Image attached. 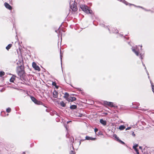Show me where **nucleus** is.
Returning <instances> with one entry per match:
<instances>
[{"label":"nucleus","instance_id":"0eeeda50","mask_svg":"<svg viewBox=\"0 0 154 154\" xmlns=\"http://www.w3.org/2000/svg\"><path fill=\"white\" fill-rule=\"evenodd\" d=\"M76 100V99L75 97H68V99H67V100L69 102L75 101Z\"/></svg>","mask_w":154,"mask_h":154},{"label":"nucleus","instance_id":"f704fd0d","mask_svg":"<svg viewBox=\"0 0 154 154\" xmlns=\"http://www.w3.org/2000/svg\"><path fill=\"white\" fill-rule=\"evenodd\" d=\"M140 58L141 59H143V57H142V55H141V54H140Z\"/></svg>","mask_w":154,"mask_h":154},{"label":"nucleus","instance_id":"c756f323","mask_svg":"<svg viewBox=\"0 0 154 154\" xmlns=\"http://www.w3.org/2000/svg\"><path fill=\"white\" fill-rule=\"evenodd\" d=\"M119 142H120V143H121L122 144H125V143L124 142H123V141H122L120 140H119L118 141Z\"/></svg>","mask_w":154,"mask_h":154},{"label":"nucleus","instance_id":"c85d7f7f","mask_svg":"<svg viewBox=\"0 0 154 154\" xmlns=\"http://www.w3.org/2000/svg\"><path fill=\"white\" fill-rule=\"evenodd\" d=\"M102 134H102V133L101 132H100V131L97 134V135H98V136H99L100 135H102Z\"/></svg>","mask_w":154,"mask_h":154},{"label":"nucleus","instance_id":"bb28decb","mask_svg":"<svg viewBox=\"0 0 154 154\" xmlns=\"http://www.w3.org/2000/svg\"><path fill=\"white\" fill-rule=\"evenodd\" d=\"M138 145L137 144H136L135 145H134L133 146V148L134 149L137 148H136L138 146Z\"/></svg>","mask_w":154,"mask_h":154},{"label":"nucleus","instance_id":"72a5a7b5","mask_svg":"<svg viewBox=\"0 0 154 154\" xmlns=\"http://www.w3.org/2000/svg\"><path fill=\"white\" fill-rule=\"evenodd\" d=\"M132 135L134 137H135V135L134 134V132H133L132 133Z\"/></svg>","mask_w":154,"mask_h":154},{"label":"nucleus","instance_id":"ea45409f","mask_svg":"<svg viewBox=\"0 0 154 154\" xmlns=\"http://www.w3.org/2000/svg\"><path fill=\"white\" fill-rule=\"evenodd\" d=\"M116 32H114V33Z\"/></svg>","mask_w":154,"mask_h":154},{"label":"nucleus","instance_id":"f8f14e48","mask_svg":"<svg viewBox=\"0 0 154 154\" xmlns=\"http://www.w3.org/2000/svg\"><path fill=\"white\" fill-rule=\"evenodd\" d=\"M100 122L103 125H106V121L103 120V119H101L100 121Z\"/></svg>","mask_w":154,"mask_h":154},{"label":"nucleus","instance_id":"a211bd4d","mask_svg":"<svg viewBox=\"0 0 154 154\" xmlns=\"http://www.w3.org/2000/svg\"><path fill=\"white\" fill-rule=\"evenodd\" d=\"M60 105L62 107H64L66 106V104L64 103V102L63 101L60 102Z\"/></svg>","mask_w":154,"mask_h":154},{"label":"nucleus","instance_id":"6e6552de","mask_svg":"<svg viewBox=\"0 0 154 154\" xmlns=\"http://www.w3.org/2000/svg\"><path fill=\"white\" fill-rule=\"evenodd\" d=\"M85 139L88 140H96V138H93L88 136H86L85 137Z\"/></svg>","mask_w":154,"mask_h":154},{"label":"nucleus","instance_id":"39448f33","mask_svg":"<svg viewBox=\"0 0 154 154\" xmlns=\"http://www.w3.org/2000/svg\"><path fill=\"white\" fill-rule=\"evenodd\" d=\"M32 66L36 70L39 71L40 70L39 67L37 66L36 63L35 62H33L32 63Z\"/></svg>","mask_w":154,"mask_h":154},{"label":"nucleus","instance_id":"ddd939ff","mask_svg":"<svg viewBox=\"0 0 154 154\" xmlns=\"http://www.w3.org/2000/svg\"><path fill=\"white\" fill-rule=\"evenodd\" d=\"M120 1L124 3L126 5H134L131 4L129 3H128L126 1H125V0H119Z\"/></svg>","mask_w":154,"mask_h":154},{"label":"nucleus","instance_id":"f257e3e1","mask_svg":"<svg viewBox=\"0 0 154 154\" xmlns=\"http://www.w3.org/2000/svg\"><path fill=\"white\" fill-rule=\"evenodd\" d=\"M17 72L18 75L20 77L23 76L25 73L24 68L22 66L17 67Z\"/></svg>","mask_w":154,"mask_h":154},{"label":"nucleus","instance_id":"412c9836","mask_svg":"<svg viewBox=\"0 0 154 154\" xmlns=\"http://www.w3.org/2000/svg\"><path fill=\"white\" fill-rule=\"evenodd\" d=\"M5 74V72L3 71L0 72V76L1 77L2 76L4 75Z\"/></svg>","mask_w":154,"mask_h":154},{"label":"nucleus","instance_id":"9d476101","mask_svg":"<svg viewBox=\"0 0 154 154\" xmlns=\"http://www.w3.org/2000/svg\"><path fill=\"white\" fill-rule=\"evenodd\" d=\"M31 98L32 101L33 102L35 103L38 104V101L34 97H31Z\"/></svg>","mask_w":154,"mask_h":154},{"label":"nucleus","instance_id":"cd10ccee","mask_svg":"<svg viewBox=\"0 0 154 154\" xmlns=\"http://www.w3.org/2000/svg\"><path fill=\"white\" fill-rule=\"evenodd\" d=\"M137 152V154H139L137 148L134 149Z\"/></svg>","mask_w":154,"mask_h":154},{"label":"nucleus","instance_id":"7c9ffc66","mask_svg":"<svg viewBox=\"0 0 154 154\" xmlns=\"http://www.w3.org/2000/svg\"><path fill=\"white\" fill-rule=\"evenodd\" d=\"M70 154H75L73 151L71 150L70 152Z\"/></svg>","mask_w":154,"mask_h":154},{"label":"nucleus","instance_id":"f3484780","mask_svg":"<svg viewBox=\"0 0 154 154\" xmlns=\"http://www.w3.org/2000/svg\"><path fill=\"white\" fill-rule=\"evenodd\" d=\"M125 128V126L123 125H122L119 127V129L121 130H124Z\"/></svg>","mask_w":154,"mask_h":154},{"label":"nucleus","instance_id":"473e14b6","mask_svg":"<svg viewBox=\"0 0 154 154\" xmlns=\"http://www.w3.org/2000/svg\"><path fill=\"white\" fill-rule=\"evenodd\" d=\"M131 128V127H128L125 130H126V131H127V130H129V129H130Z\"/></svg>","mask_w":154,"mask_h":154},{"label":"nucleus","instance_id":"aec40b11","mask_svg":"<svg viewBox=\"0 0 154 154\" xmlns=\"http://www.w3.org/2000/svg\"><path fill=\"white\" fill-rule=\"evenodd\" d=\"M113 136L115 139H116L117 141H119V137L117 136V135L116 134H114Z\"/></svg>","mask_w":154,"mask_h":154},{"label":"nucleus","instance_id":"c9c22d12","mask_svg":"<svg viewBox=\"0 0 154 154\" xmlns=\"http://www.w3.org/2000/svg\"><path fill=\"white\" fill-rule=\"evenodd\" d=\"M71 122V121H67V124H68L69 123V122Z\"/></svg>","mask_w":154,"mask_h":154},{"label":"nucleus","instance_id":"e433bc0d","mask_svg":"<svg viewBox=\"0 0 154 154\" xmlns=\"http://www.w3.org/2000/svg\"><path fill=\"white\" fill-rule=\"evenodd\" d=\"M82 114H80L79 116V117H81L82 116Z\"/></svg>","mask_w":154,"mask_h":154},{"label":"nucleus","instance_id":"6ab92c4d","mask_svg":"<svg viewBox=\"0 0 154 154\" xmlns=\"http://www.w3.org/2000/svg\"><path fill=\"white\" fill-rule=\"evenodd\" d=\"M11 46L12 45L11 44H9L6 47V48L7 50H8L10 48Z\"/></svg>","mask_w":154,"mask_h":154},{"label":"nucleus","instance_id":"7ed1b4c3","mask_svg":"<svg viewBox=\"0 0 154 154\" xmlns=\"http://www.w3.org/2000/svg\"><path fill=\"white\" fill-rule=\"evenodd\" d=\"M139 47L140 48L141 50L142 48V46H141L138 47L136 46V47H133L132 48V51L134 52L135 54L137 56L139 55V53H140Z\"/></svg>","mask_w":154,"mask_h":154},{"label":"nucleus","instance_id":"4468645a","mask_svg":"<svg viewBox=\"0 0 154 154\" xmlns=\"http://www.w3.org/2000/svg\"><path fill=\"white\" fill-rule=\"evenodd\" d=\"M15 79V76L14 75H13L12 77L10 79V82H14Z\"/></svg>","mask_w":154,"mask_h":154},{"label":"nucleus","instance_id":"423d86ee","mask_svg":"<svg viewBox=\"0 0 154 154\" xmlns=\"http://www.w3.org/2000/svg\"><path fill=\"white\" fill-rule=\"evenodd\" d=\"M104 103L111 107H114V106L113 103L112 102L106 101L104 102Z\"/></svg>","mask_w":154,"mask_h":154},{"label":"nucleus","instance_id":"58836bf2","mask_svg":"<svg viewBox=\"0 0 154 154\" xmlns=\"http://www.w3.org/2000/svg\"><path fill=\"white\" fill-rule=\"evenodd\" d=\"M25 153L24 152H23V154H24Z\"/></svg>","mask_w":154,"mask_h":154},{"label":"nucleus","instance_id":"20e7f679","mask_svg":"<svg viewBox=\"0 0 154 154\" xmlns=\"http://www.w3.org/2000/svg\"><path fill=\"white\" fill-rule=\"evenodd\" d=\"M70 8L73 11H75L77 10L76 6L75 5L74 2L72 3L70 6Z\"/></svg>","mask_w":154,"mask_h":154},{"label":"nucleus","instance_id":"393cba45","mask_svg":"<svg viewBox=\"0 0 154 154\" xmlns=\"http://www.w3.org/2000/svg\"><path fill=\"white\" fill-rule=\"evenodd\" d=\"M62 56L61 54H60V61H61V66H62Z\"/></svg>","mask_w":154,"mask_h":154},{"label":"nucleus","instance_id":"2eb2a0df","mask_svg":"<svg viewBox=\"0 0 154 154\" xmlns=\"http://www.w3.org/2000/svg\"><path fill=\"white\" fill-rule=\"evenodd\" d=\"M69 96V94L68 93H66L64 94V98H66L67 100V99L68 98Z\"/></svg>","mask_w":154,"mask_h":154},{"label":"nucleus","instance_id":"4be33fe9","mask_svg":"<svg viewBox=\"0 0 154 154\" xmlns=\"http://www.w3.org/2000/svg\"><path fill=\"white\" fill-rule=\"evenodd\" d=\"M11 109L10 108H8L6 109V111L7 112H11Z\"/></svg>","mask_w":154,"mask_h":154},{"label":"nucleus","instance_id":"b1692460","mask_svg":"<svg viewBox=\"0 0 154 154\" xmlns=\"http://www.w3.org/2000/svg\"><path fill=\"white\" fill-rule=\"evenodd\" d=\"M150 82H151V84L152 85V91L154 93V85H152V83L151 81H150Z\"/></svg>","mask_w":154,"mask_h":154},{"label":"nucleus","instance_id":"1a4fd4ad","mask_svg":"<svg viewBox=\"0 0 154 154\" xmlns=\"http://www.w3.org/2000/svg\"><path fill=\"white\" fill-rule=\"evenodd\" d=\"M5 7L9 10L12 9L11 7L8 3L5 2Z\"/></svg>","mask_w":154,"mask_h":154},{"label":"nucleus","instance_id":"2f4dec72","mask_svg":"<svg viewBox=\"0 0 154 154\" xmlns=\"http://www.w3.org/2000/svg\"><path fill=\"white\" fill-rule=\"evenodd\" d=\"M98 130L97 128H95L94 129V131L95 133V134H96V132L98 131Z\"/></svg>","mask_w":154,"mask_h":154},{"label":"nucleus","instance_id":"5701e85b","mask_svg":"<svg viewBox=\"0 0 154 154\" xmlns=\"http://www.w3.org/2000/svg\"><path fill=\"white\" fill-rule=\"evenodd\" d=\"M52 85H53L54 86L56 87L57 88H58V87L57 86L55 82H53L52 83Z\"/></svg>","mask_w":154,"mask_h":154},{"label":"nucleus","instance_id":"a878e982","mask_svg":"<svg viewBox=\"0 0 154 154\" xmlns=\"http://www.w3.org/2000/svg\"><path fill=\"white\" fill-rule=\"evenodd\" d=\"M142 63H143V65L144 66H145V69H146V73H147V75H149L148 72V71H147V70H146V67H145V65L143 64V62H142Z\"/></svg>","mask_w":154,"mask_h":154},{"label":"nucleus","instance_id":"4c0bfd02","mask_svg":"<svg viewBox=\"0 0 154 154\" xmlns=\"http://www.w3.org/2000/svg\"><path fill=\"white\" fill-rule=\"evenodd\" d=\"M139 148L140 149H142V147L141 146H140L139 147Z\"/></svg>","mask_w":154,"mask_h":154},{"label":"nucleus","instance_id":"9b49d317","mask_svg":"<svg viewBox=\"0 0 154 154\" xmlns=\"http://www.w3.org/2000/svg\"><path fill=\"white\" fill-rule=\"evenodd\" d=\"M53 96L54 98H57V97L58 92L54 90L53 93Z\"/></svg>","mask_w":154,"mask_h":154},{"label":"nucleus","instance_id":"f03ea898","mask_svg":"<svg viewBox=\"0 0 154 154\" xmlns=\"http://www.w3.org/2000/svg\"><path fill=\"white\" fill-rule=\"evenodd\" d=\"M80 8L83 11L87 14H92V11L87 6L82 5L80 6Z\"/></svg>","mask_w":154,"mask_h":154},{"label":"nucleus","instance_id":"dca6fc26","mask_svg":"<svg viewBox=\"0 0 154 154\" xmlns=\"http://www.w3.org/2000/svg\"><path fill=\"white\" fill-rule=\"evenodd\" d=\"M77 108V106L75 105H72L70 107V108L71 109H75Z\"/></svg>","mask_w":154,"mask_h":154}]
</instances>
